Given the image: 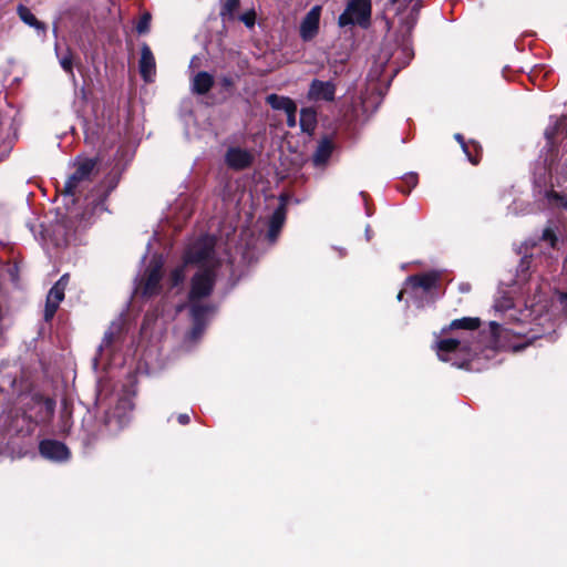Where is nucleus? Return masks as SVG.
I'll use <instances>...</instances> for the list:
<instances>
[{
	"label": "nucleus",
	"mask_w": 567,
	"mask_h": 567,
	"mask_svg": "<svg viewBox=\"0 0 567 567\" xmlns=\"http://www.w3.org/2000/svg\"><path fill=\"white\" fill-rule=\"evenodd\" d=\"M215 246V237L208 235L190 244L185 252L184 264L173 269L168 278L171 288L178 287L184 282L186 267L188 265L197 267L189 291L190 315L194 321L190 331L193 340L200 337L206 318L214 312V308L209 303H203L202 299L210 295L216 280L219 260L216 257Z\"/></svg>",
	"instance_id": "f257e3e1"
},
{
	"label": "nucleus",
	"mask_w": 567,
	"mask_h": 567,
	"mask_svg": "<svg viewBox=\"0 0 567 567\" xmlns=\"http://www.w3.org/2000/svg\"><path fill=\"white\" fill-rule=\"evenodd\" d=\"M546 308V300L542 297H534L525 310H517L511 298L504 297L496 300L494 309L503 319L502 321H492L491 328L495 334L509 332L514 336H523L533 341L540 337L539 330L535 327L545 324L551 328L550 317L543 313Z\"/></svg>",
	"instance_id": "f03ea898"
},
{
	"label": "nucleus",
	"mask_w": 567,
	"mask_h": 567,
	"mask_svg": "<svg viewBox=\"0 0 567 567\" xmlns=\"http://www.w3.org/2000/svg\"><path fill=\"white\" fill-rule=\"evenodd\" d=\"M478 327V318L453 320L449 328L442 330L443 337L435 342L434 349L439 359L457 368H466L477 349L472 339Z\"/></svg>",
	"instance_id": "7ed1b4c3"
},
{
	"label": "nucleus",
	"mask_w": 567,
	"mask_h": 567,
	"mask_svg": "<svg viewBox=\"0 0 567 567\" xmlns=\"http://www.w3.org/2000/svg\"><path fill=\"white\" fill-rule=\"evenodd\" d=\"M535 194L539 200H544L551 208L567 209V194H560L548 186L551 178V169L546 164L536 167L534 173Z\"/></svg>",
	"instance_id": "20e7f679"
},
{
	"label": "nucleus",
	"mask_w": 567,
	"mask_h": 567,
	"mask_svg": "<svg viewBox=\"0 0 567 567\" xmlns=\"http://www.w3.org/2000/svg\"><path fill=\"white\" fill-rule=\"evenodd\" d=\"M371 18L370 0H351L348 2L343 13L338 19V24L343 28L358 24L367 28Z\"/></svg>",
	"instance_id": "39448f33"
},
{
	"label": "nucleus",
	"mask_w": 567,
	"mask_h": 567,
	"mask_svg": "<svg viewBox=\"0 0 567 567\" xmlns=\"http://www.w3.org/2000/svg\"><path fill=\"white\" fill-rule=\"evenodd\" d=\"M95 165L96 163L92 158L78 159L74 163L75 171L70 175L64 184V192L68 195H75L76 192L90 182Z\"/></svg>",
	"instance_id": "423d86ee"
},
{
	"label": "nucleus",
	"mask_w": 567,
	"mask_h": 567,
	"mask_svg": "<svg viewBox=\"0 0 567 567\" xmlns=\"http://www.w3.org/2000/svg\"><path fill=\"white\" fill-rule=\"evenodd\" d=\"M133 403L130 399L118 400L117 405L105 415V425L110 432H117L130 422Z\"/></svg>",
	"instance_id": "0eeeda50"
},
{
	"label": "nucleus",
	"mask_w": 567,
	"mask_h": 567,
	"mask_svg": "<svg viewBox=\"0 0 567 567\" xmlns=\"http://www.w3.org/2000/svg\"><path fill=\"white\" fill-rule=\"evenodd\" d=\"M164 261L161 256L155 257L150 267L146 269L145 279L143 281V295L154 296L161 291V280L163 276Z\"/></svg>",
	"instance_id": "6e6552de"
},
{
	"label": "nucleus",
	"mask_w": 567,
	"mask_h": 567,
	"mask_svg": "<svg viewBox=\"0 0 567 567\" xmlns=\"http://www.w3.org/2000/svg\"><path fill=\"white\" fill-rule=\"evenodd\" d=\"M439 275L427 272L420 276H411L405 281V290H411L415 298L427 295L436 287Z\"/></svg>",
	"instance_id": "1a4fd4ad"
},
{
	"label": "nucleus",
	"mask_w": 567,
	"mask_h": 567,
	"mask_svg": "<svg viewBox=\"0 0 567 567\" xmlns=\"http://www.w3.org/2000/svg\"><path fill=\"white\" fill-rule=\"evenodd\" d=\"M69 282V275H63L58 282L50 289L47 296L45 310H44V320L50 321L58 308L60 302L64 298V290Z\"/></svg>",
	"instance_id": "9d476101"
},
{
	"label": "nucleus",
	"mask_w": 567,
	"mask_h": 567,
	"mask_svg": "<svg viewBox=\"0 0 567 567\" xmlns=\"http://www.w3.org/2000/svg\"><path fill=\"white\" fill-rule=\"evenodd\" d=\"M321 16V7L315 6L310 9V11L305 16L300 23L299 33L300 38L303 41L312 40L319 31Z\"/></svg>",
	"instance_id": "9b49d317"
},
{
	"label": "nucleus",
	"mask_w": 567,
	"mask_h": 567,
	"mask_svg": "<svg viewBox=\"0 0 567 567\" xmlns=\"http://www.w3.org/2000/svg\"><path fill=\"white\" fill-rule=\"evenodd\" d=\"M40 454L50 461L63 462L70 457V451L65 444L55 440H43L39 446Z\"/></svg>",
	"instance_id": "f8f14e48"
},
{
	"label": "nucleus",
	"mask_w": 567,
	"mask_h": 567,
	"mask_svg": "<svg viewBox=\"0 0 567 567\" xmlns=\"http://www.w3.org/2000/svg\"><path fill=\"white\" fill-rule=\"evenodd\" d=\"M252 161V153L241 147H229L225 154V162L227 166L235 171H241L249 167Z\"/></svg>",
	"instance_id": "ddd939ff"
},
{
	"label": "nucleus",
	"mask_w": 567,
	"mask_h": 567,
	"mask_svg": "<svg viewBox=\"0 0 567 567\" xmlns=\"http://www.w3.org/2000/svg\"><path fill=\"white\" fill-rule=\"evenodd\" d=\"M138 69L141 76L145 82L151 83L154 81L156 75L155 56L151 48L146 43H143L141 45V58L138 61Z\"/></svg>",
	"instance_id": "4468645a"
},
{
	"label": "nucleus",
	"mask_w": 567,
	"mask_h": 567,
	"mask_svg": "<svg viewBox=\"0 0 567 567\" xmlns=\"http://www.w3.org/2000/svg\"><path fill=\"white\" fill-rule=\"evenodd\" d=\"M334 94L336 85L331 81L313 80L308 91V97L312 101L331 102Z\"/></svg>",
	"instance_id": "2eb2a0df"
},
{
	"label": "nucleus",
	"mask_w": 567,
	"mask_h": 567,
	"mask_svg": "<svg viewBox=\"0 0 567 567\" xmlns=\"http://www.w3.org/2000/svg\"><path fill=\"white\" fill-rule=\"evenodd\" d=\"M123 334V321L121 319L113 321L109 329L105 331L103 340L99 347V351L102 353L103 351L111 348L115 342H117Z\"/></svg>",
	"instance_id": "dca6fc26"
},
{
	"label": "nucleus",
	"mask_w": 567,
	"mask_h": 567,
	"mask_svg": "<svg viewBox=\"0 0 567 567\" xmlns=\"http://www.w3.org/2000/svg\"><path fill=\"white\" fill-rule=\"evenodd\" d=\"M286 219V212L284 205H280L271 215L269 220L268 239L275 243L278 234L280 233Z\"/></svg>",
	"instance_id": "f3484780"
},
{
	"label": "nucleus",
	"mask_w": 567,
	"mask_h": 567,
	"mask_svg": "<svg viewBox=\"0 0 567 567\" xmlns=\"http://www.w3.org/2000/svg\"><path fill=\"white\" fill-rule=\"evenodd\" d=\"M214 85V78L208 72H198L192 79V91L196 94H206Z\"/></svg>",
	"instance_id": "a211bd4d"
},
{
	"label": "nucleus",
	"mask_w": 567,
	"mask_h": 567,
	"mask_svg": "<svg viewBox=\"0 0 567 567\" xmlns=\"http://www.w3.org/2000/svg\"><path fill=\"white\" fill-rule=\"evenodd\" d=\"M332 150H333L332 142L328 138L322 140L319 143V145L313 154V157H312L313 164L316 166H321V165L326 164L327 161L329 159V157L331 156Z\"/></svg>",
	"instance_id": "6ab92c4d"
},
{
	"label": "nucleus",
	"mask_w": 567,
	"mask_h": 567,
	"mask_svg": "<svg viewBox=\"0 0 567 567\" xmlns=\"http://www.w3.org/2000/svg\"><path fill=\"white\" fill-rule=\"evenodd\" d=\"M558 135L567 136V117L557 120L553 126L547 127L545 131V137L549 145L554 144Z\"/></svg>",
	"instance_id": "aec40b11"
},
{
	"label": "nucleus",
	"mask_w": 567,
	"mask_h": 567,
	"mask_svg": "<svg viewBox=\"0 0 567 567\" xmlns=\"http://www.w3.org/2000/svg\"><path fill=\"white\" fill-rule=\"evenodd\" d=\"M18 14L20 19L28 25L34 28L38 31H45V25L41 21H39L35 16L30 11L29 8L20 4L18 7Z\"/></svg>",
	"instance_id": "412c9836"
},
{
	"label": "nucleus",
	"mask_w": 567,
	"mask_h": 567,
	"mask_svg": "<svg viewBox=\"0 0 567 567\" xmlns=\"http://www.w3.org/2000/svg\"><path fill=\"white\" fill-rule=\"evenodd\" d=\"M267 102L272 109L282 110L285 113L287 111H290V112L293 111L295 105H296V103L291 99L285 97V96H279L276 94H270L267 97Z\"/></svg>",
	"instance_id": "4be33fe9"
},
{
	"label": "nucleus",
	"mask_w": 567,
	"mask_h": 567,
	"mask_svg": "<svg viewBox=\"0 0 567 567\" xmlns=\"http://www.w3.org/2000/svg\"><path fill=\"white\" fill-rule=\"evenodd\" d=\"M317 124V114L313 109H302L300 112V126L303 132L311 133Z\"/></svg>",
	"instance_id": "5701e85b"
},
{
	"label": "nucleus",
	"mask_w": 567,
	"mask_h": 567,
	"mask_svg": "<svg viewBox=\"0 0 567 567\" xmlns=\"http://www.w3.org/2000/svg\"><path fill=\"white\" fill-rule=\"evenodd\" d=\"M558 245V238L555 230L551 227H546L543 230L542 237L539 238V246L544 249H556Z\"/></svg>",
	"instance_id": "b1692460"
},
{
	"label": "nucleus",
	"mask_w": 567,
	"mask_h": 567,
	"mask_svg": "<svg viewBox=\"0 0 567 567\" xmlns=\"http://www.w3.org/2000/svg\"><path fill=\"white\" fill-rule=\"evenodd\" d=\"M417 184V176L413 173L406 174L402 181L398 184L396 188L403 193L409 194L412 188H414Z\"/></svg>",
	"instance_id": "393cba45"
},
{
	"label": "nucleus",
	"mask_w": 567,
	"mask_h": 567,
	"mask_svg": "<svg viewBox=\"0 0 567 567\" xmlns=\"http://www.w3.org/2000/svg\"><path fill=\"white\" fill-rule=\"evenodd\" d=\"M56 54H58L61 68L74 79L73 60H72L71 52L69 50H66L65 53L60 54L56 51Z\"/></svg>",
	"instance_id": "a878e982"
},
{
	"label": "nucleus",
	"mask_w": 567,
	"mask_h": 567,
	"mask_svg": "<svg viewBox=\"0 0 567 567\" xmlns=\"http://www.w3.org/2000/svg\"><path fill=\"white\" fill-rule=\"evenodd\" d=\"M239 6V0H226L223 9H221V17L224 20H230L233 19L234 12L237 10Z\"/></svg>",
	"instance_id": "bb28decb"
},
{
	"label": "nucleus",
	"mask_w": 567,
	"mask_h": 567,
	"mask_svg": "<svg viewBox=\"0 0 567 567\" xmlns=\"http://www.w3.org/2000/svg\"><path fill=\"white\" fill-rule=\"evenodd\" d=\"M150 25H151V14L146 12L140 18L137 25H136V31L140 34L146 33L150 30Z\"/></svg>",
	"instance_id": "cd10ccee"
},
{
	"label": "nucleus",
	"mask_w": 567,
	"mask_h": 567,
	"mask_svg": "<svg viewBox=\"0 0 567 567\" xmlns=\"http://www.w3.org/2000/svg\"><path fill=\"white\" fill-rule=\"evenodd\" d=\"M455 140L461 144L463 152L466 154L468 161L476 165L478 163V159L476 157H473L470 153L468 145L465 143L464 137L462 134L457 133L455 134Z\"/></svg>",
	"instance_id": "c85d7f7f"
},
{
	"label": "nucleus",
	"mask_w": 567,
	"mask_h": 567,
	"mask_svg": "<svg viewBox=\"0 0 567 567\" xmlns=\"http://www.w3.org/2000/svg\"><path fill=\"white\" fill-rule=\"evenodd\" d=\"M256 14L255 11H249L240 16V20L246 24L248 28H252L255 24Z\"/></svg>",
	"instance_id": "c756f323"
},
{
	"label": "nucleus",
	"mask_w": 567,
	"mask_h": 567,
	"mask_svg": "<svg viewBox=\"0 0 567 567\" xmlns=\"http://www.w3.org/2000/svg\"><path fill=\"white\" fill-rule=\"evenodd\" d=\"M399 0H390V4H395ZM420 3H421V0H415V3L413 4L411 22H410V27L409 28H411L415 23L416 13H417V11L420 9Z\"/></svg>",
	"instance_id": "7c9ffc66"
},
{
	"label": "nucleus",
	"mask_w": 567,
	"mask_h": 567,
	"mask_svg": "<svg viewBox=\"0 0 567 567\" xmlns=\"http://www.w3.org/2000/svg\"><path fill=\"white\" fill-rule=\"evenodd\" d=\"M296 114H297V105H295V110L293 111H287L286 112V115H287V125L289 127H295L296 124H297V121H296Z\"/></svg>",
	"instance_id": "2f4dec72"
},
{
	"label": "nucleus",
	"mask_w": 567,
	"mask_h": 567,
	"mask_svg": "<svg viewBox=\"0 0 567 567\" xmlns=\"http://www.w3.org/2000/svg\"><path fill=\"white\" fill-rule=\"evenodd\" d=\"M528 267H529L528 256H526V255H525V256L522 258V261H520L519 268H520V270H522V271H525V270H527V269H528Z\"/></svg>",
	"instance_id": "473e14b6"
},
{
	"label": "nucleus",
	"mask_w": 567,
	"mask_h": 567,
	"mask_svg": "<svg viewBox=\"0 0 567 567\" xmlns=\"http://www.w3.org/2000/svg\"><path fill=\"white\" fill-rule=\"evenodd\" d=\"M177 419H178V422H179L181 424H183V425L188 424V423H189V420H190L189 415H188V414H186V413H182V414H179Z\"/></svg>",
	"instance_id": "72a5a7b5"
},
{
	"label": "nucleus",
	"mask_w": 567,
	"mask_h": 567,
	"mask_svg": "<svg viewBox=\"0 0 567 567\" xmlns=\"http://www.w3.org/2000/svg\"><path fill=\"white\" fill-rule=\"evenodd\" d=\"M523 246H524L525 252H527L529 248H535L536 247V243H534V241H526Z\"/></svg>",
	"instance_id": "f704fd0d"
},
{
	"label": "nucleus",
	"mask_w": 567,
	"mask_h": 567,
	"mask_svg": "<svg viewBox=\"0 0 567 567\" xmlns=\"http://www.w3.org/2000/svg\"><path fill=\"white\" fill-rule=\"evenodd\" d=\"M97 209H103V200H99L93 208V213H95Z\"/></svg>",
	"instance_id": "c9c22d12"
},
{
	"label": "nucleus",
	"mask_w": 567,
	"mask_h": 567,
	"mask_svg": "<svg viewBox=\"0 0 567 567\" xmlns=\"http://www.w3.org/2000/svg\"><path fill=\"white\" fill-rule=\"evenodd\" d=\"M559 299H560V302L565 305L567 302V293H560Z\"/></svg>",
	"instance_id": "e433bc0d"
},
{
	"label": "nucleus",
	"mask_w": 567,
	"mask_h": 567,
	"mask_svg": "<svg viewBox=\"0 0 567 567\" xmlns=\"http://www.w3.org/2000/svg\"><path fill=\"white\" fill-rule=\"evenodd\" d=\"M408 291H409V290H405V288H404L403 290H401V291L399 292V295H398V300H402V298H403V293H404V292H408Z\"/></svg>",
	"instance_id": "4c0bfd02"
},
{
	"label": "nucleus",
	"mask_w": 567,
	"mask_h": 567,
	"mask_svg": "<svg viewBox=\"0 0 567 567\" xmlns=\"http://www.w3.org/2000/svg\"><path fill=\"white\" fill-rule=\"evenodd\" d=\"M365 233H367V237H368V239H369V238H370V237H369V235H370L369 228H367Z\"/></svg>",
	"instance_id": "58836bf2"
},
{
	"label": "nucleus",
	"mask_w": 567,
	"mask_h": 567,
	"mask_svg": "<svg viewBox=\"0 0 567 567\" xmlns=\"http://www.w3.org/2000/svg\"><path fill=\"white\" fill-rule=\"evenodd\" d=\"M184 308V306H178L177 311H181Z\"/></svg>",
	"instance_id": "ea45409f"
}]
</instances>
